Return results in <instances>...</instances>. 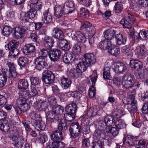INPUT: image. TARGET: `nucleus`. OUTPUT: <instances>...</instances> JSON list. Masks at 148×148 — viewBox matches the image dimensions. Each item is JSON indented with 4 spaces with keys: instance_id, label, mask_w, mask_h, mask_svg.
Masks as SVG:
<instances>
[{
    "instance_id": "f257e3e1",
    "label": "nucleus",
    "mask_w": 148,
    "mask_h": 148,
    "mask_svg": "<svg viewBox=\"0 0 148 148\" xmlns=\"http://www.w3.org/2000/svg\"><path fill=\"white\" fill-rule=\"evenodd\" d=\"M48 102L51 110L46 114L47 122L50 124L55 122L59 118V116L64 112V108L61 106L56 104V101L53 97H50L48 99Z\"/></svg>"
},
{
    "instance_id": "f03ea898",
    "label": "nucleus",
    "mask_w": 148,
    "mask_h": 148,
    "mask_svg": "<svg viewBox=\"0 0 148 148\" xmlns=\"http://www.w3.org/2000/svg\"><path fill=\"white\" fill-rule=\"evenodd\" d=\"M41 56L37 57L34 60L36 65L35 68L38 70H40L44 68L47 64L45 58L47 56H49V51L46 49H42L40 51Z\"/></svg>"
},
{
    "instance_id": "7ed1b4c3",
    "label": "nucleus",
    "mask_w": 148,
    "mask_h": 148,
    "mask_svg": "<svg viewBox=\"0 0 148 148\" xmlns=\"http://www.w3.org/2000/svg\"><path fill=\"white\" fill-rule=\"evenodd\" d=\"M77 105L74 102L67 105L65 108L66 117L68 120L71 121L75 118L76 112L77 110Z\"/></svg>"
},
{
    "instance_id": "20e7f679",
    "label": "nucleus",
    "mask_w": 148,
    "mask_h": 148,
    "mask_svg": "<svg viewBox=\"0 0 148 148\" xmlns=\"http://www.w3.org/2000/svg\"><path fill=\"white\" fill-rule=\"evenodd\" d=\"M42 80L45 84L50 85L55 80V75L51 71L45 70L42 73Z\"/></svg>"
},
{
    "instance_id": "39448f33",
    "label": "nucleus",
    "mask_w": 148,
    "mask_h": 148,
    "mask_svg": "<svg viewBox=\"0 0 148 148\" xmlns=\"http://www.w3.org/2000/svg\"><path fill=\"white\" fill-rule=\"evenodd\" d=\"M135 82V78L133 75L126 74L122 80V84L126 88H131L133 86Z\"/></svg>"
},
{
    "instance_id": "423d86ee",
    "label": "nucleus",
    "mask_w": 148,
    "mask_h": 148,
    "mask_svg": "<svg viewBox=\"0 0 148 148\" xmlns=\"http://www.w3.org/2000/svg\"><path fill=\"white\" fill-rule=\"evenodd\" d=\"M126 15L120 22L123 27H130V25H132L135 20V18L134 16L130 14H127Z\"/></svg>"
},
{
    "instance_id": "0eeeda50",
    "label": "nucleus",
    "mask_w": 148,
    "mask_h": 148,
    "mask_svg": "<svg viewBox=\"0 0 148 148\" xmlns=\"http://www.w3.org/2000/svg\"><path fill=\"white\" fill-rule=\"evenodd\" d=\"M81 127L78 123L72 124L69 129L71 136L74 138L77 137L81 134Z\"/></svg>"
},
{
    "instance_id": "6e6552de",
    "label": "nucleus",
    "mask_w": 148,
    "mask_h": 148,
    "mask_svg": "<svg viewBox=\"0 0 148 148\" xmlns=\"http://www.w3.org/2000/svg\"><path fill=\"white\" fill-rule=\"evenodd\" d=\"M12 36L15 39H18L23 37L25 35V30L21 27H16L14 28Z\"/></svg>"
},
{
    "instance_id": "1a4fd4ad",
    "label": "nucleus",
    "mask_w": 148,
    "mask_h": 148,
    "mask_svg": "<svg viewBox=\"0 0 148 148\" xmlns=\"http://www.w3.org/2000/svg\"><path fill=\"white\" fill-rule=\"evenodd\" d=\"M61 54V51L59 49H50L49 51V57L51 61L54 62L59 58Z\"/></svg>"
},
{
    "instance_id": "9d476101",
    "label": "nucleus",
    "mask_w": 148,
    "mask_h": 148,
    "mask_svg": "<svg viewBox=\"0 0 148 148\" xmlns=\"http://www.w3.org/2000/svg\"><path fill=\"white\" fill-rule=\"evenodd\" d=\"M83 60H84L89 66L95 64L96 62V58L92 53L85 54Z\"/></svg>"
},
{
    "instance_id": "9b49d317",
    "label": "nucleus",
    "mask_w": 148,
    "mask_h": 148,
    "mask_svg": "<svg viewBox=\"0 0 148 148\" xmlns=\"http://www.w3.org/2000/svg\"><path fill=\"white\" fill-rule=\"evenodd\" d=\"M63 62L66 64L72 63L75 60L74 54L71 52H68L64 54L63 57Z\"/></svg>"
},
{
    "instance_id": "f8f14e48",
    "label": "nucleus",
    "mask_w": 148,
    "mask_h": 148,
    "mask_svg": "<svg viewBox=\"0 0 148 148\" xmlns=\"http://www.w3.org/2000/svg\"><path fill=\"white\" fill-rule=\"evenodd\" d=\"M50 136L53 142L61 141L63 139L62 132L58 130L53 132L51 134Z\"/></svg>"
},
{
    "instance_id": "ddd939ff",
    "label": "nucleus",
    "mask_w": 148,
    "mask_h": 148,
    "mask_svg": "<svg viewBox=\"0 0 148 148\" xmlns=\"http://www.w3.org/2000/svg\"><path fill=\"white\" fill-rule=\"evenodd\" d=\"M130 67L137 71L140 70L143 68L142 63L136 60H130L129 64Z\"/></svg>"
},
{
    "instance_id": "4468645a",
    "label": "nucleus",
    "mask_w": 148,
    "mask_h": 148,
    "mask_svg": "<svg viewBox=\"0 0 148 148\" xmlns=\"http://www.w3.org/2000/svg\"><path fill=\"white\" fill-rule=\"evenodd\" d=\"M35 48L34 45L32 44H26L23 49V52L25 55L30 56L35 51Z\"/></svg>"
},
{
    "instance_id": "2eb2a0df",
    "label": "nucleus",
    "mask_w": 148,
    "mask_h": 148,
    "mask_svg": "<svg viewBox=\"0 0 148 148\" xmlns=\"http://www.w3.org/2000/svg\"><path fill=\"white\" fill-rule=\"evenodd\" d=\"M115 29L113 27L105 31L104 36L106 40H110L114 38L116 32Z\"/></svg>"
},
{
    "instance_id": "dca6fc26",
    "label": "nucleus",
    "mask_w": 148,
    "mask_h": 148,
    "mask_svg": "<svg viewBox=\"0 0 148 148\" xmlns=\"http://www.w3.org/2000/svg\"><path fill=\"white\" fill-rule=\"evenodd\" d=\"M37 16L38 14H36V12L30 9L25 14L24 18H22V19L23 21L24 19L26 22L29 21Z\"/></svg>"
},
{
    "instance_id": "f3484780",
    "label": "nucleus",
    "mask_w": 148,
    "mask_h": 148,
    "mask_svg": "<svg viewBox=\"0 0 148 148\" xmlns=\"http://www.w3.org/2000/svg\"><path fill=\"white\" fill-rule=\"evenodd\" d=\"M45 47L48 49H51L53 46L54 40L50 37L46 36L44 38Z\"/></svg>"
},
{
    "instance_id": "a211bd4d",
    "label": "nucleus",
    "mask_w": 148,
    "mask_h": 148,
    "mask_svg": "<svg viewBox=\"0 0 148 148\" xmlns=\"http://www.w3.org/2000/svg\"><path fill=\"white\" fill-rule=\"evenodd\" d=\"M112 46V44L110 40H104L101 41L99 44V48L103 50L109 49Z\"/></svg>"
},
{
    "instance_id": "6ab92c4d",
    "label": "nucleus",
    "mask_w": 148,
    "mask_h": 148,
    "mask_svg": "<svg viewBox=\"0 0 148 148\" xmlns=\"http://www.w3.org/2000/svg\"><path fill=\"white\" fill-rule=\"evenodd\" d=\"M73 38L74 40L79 42L84 43L86 41V38L85 35L79 31L75 32Z\"/></svg>"
},
{
    "instance_id": "aec40b11",
    "label": "nucleus",
    "mask_w": 148,
    "mask_h": 148,
    "mask_svg": "<svg viewBox=\"0 0 148 148\" xmlns=\"http://www.w3.org/2000/svg\"><path fill=\"white\" fill-rule=\"evenodd\" d=\"M58 42L59 47L63 50L68 51L70 49V47L69 44V42L66 39H63L59 40Z\"/></svg>"
},
{
    "instance_id": "412c9836",
    "label": "nucleus",
    "mask_w": 148,
    "mask_h": 148,
    "mask_svg": "<svg viewBox=\"0 0 148 148\" xmlns=\"http://www.w3.org/2000/svg\"><path fill=\"white\" fill-rule=\"evenodd\" d=\"M125 141L129 146H134L137 145L138 142L136 137L132 135H127L125 139Z\"/></svg>"
},
{
    "instance_id": "4be33fe9",
    "label": "nucleus",
    "mask_w": 148,
    "mask_h": 148,
    "mask_svg": "<svg viewBox=\"0 0 148 148\" xmlns=\"http://www.w3.org/2000/svg\"><path fill=\"white\" fill-rule=\"evenodd\" d=\"M28 60V59L27 58L23 56H21L18 58L17 60L18 63L20 66L21 69L22 70L27 65Z\"/></svg>"
},
{
    "instance_id": "5701e85b",
    "label": "nucleus",
    "mask_w": 148,
    "mask_h": 148,
    "mask_svg": "<svg viewBox=\"0 0 148 148\" xmlns=\"http://www.w3.org/2000/svg\"><path fill=\"white\" fill-rule=\"evenodd\" d=\"M52 19L51 14L50 13H49L47 10L43 13V16L42 17V21L44 23L48 24L51 23L52 22Z\"/></svg>"
},
{
    "instance_id": "b1692460",
    "label": "nucleus",
    "mask_w": 148,
    "mask_h": 148,
    "mask_svg": "<svg viewBox=\"0 0 148 148\" xmlns=\"http://www.w3.org/2000/svg\"><path fill=\"white\" fill-rule=\"evenodd\" d=\"M136 52H137L139 57H140L145 56L147 54V51L144 45H142L140 47H137L135 49Z\"/></svg>"
},
{
    "instance_id": "393cba45",
    "label": "nucleus",
    "mask_w": 148,
    "mask_h": 148,
    "mask_svg": "<svg viewBox=\"0 0 148 148\" xmlns=\"http://www.w3.org/2000/svg\"><path fill=\"white\" fill-rule=\"evenodd\" d=\"M115 69L119 73H122L125 72L127 70V68L124 64L119 62L116 63L115 64Z\"/></svg>"
},
{
    "instance_id": "a878e982",
    "label": "nucleus",
    "mask_w": 148,
    "mask_h": 148,
    "mask_svg": "<svg viewBox=\"0 0 148 148\" xmlns=\"http://www.w3.org/2000/svg\"><path fill=\"white\" fill-rule=\"evenodd\" d=\"M54 34L53 37L54 38L58 39L59 40L64 39V34L63 32L60 29H56L53 31Z\"/></svg>"
},
{
    "instance_id": "bb28decb",
    "label": "nucleus",
    "mask_w": 148,
    "mask_h": 148,
    "mask_svg": "<svg viewBox=\"0 0 148 148\" xmlns=\"http://www.w3.org/2000/svg\"><path fill=\"white\" fill-rule=\"evenodd\" d=\"M57 121H58V130L62 132L65 131L67 129L68 126L67 123L65 121L63 122L62 121L61 119H58H58L54 123H55Z\"/></svg>"
},
{
    "instance_id": "cd10ccee",
    "label": "nucleus",
    "mask_w": 148,
    "mask_h": 148,
    "mask_svg": "<svg viewBox=\"0 0 148 148\" xmlns=\"http://www.w3.org/2000/svg\"><path fill=\"white\" fill-rule=\"evenodd\" d=\"M40 120H38L36 121L35 122H34L33 124V125L34 127L35 128L38 130H43L45 129L46 127V125L44 123Z\"/></svg>"
},
{
    "instance_id": "c85d7f7f",
    "label": "nucleus",
    "mask_w": 148,
    "mask_h": 148,
    "mask_svg": "<svg viewBox=\"0 0 148 148\" xmlns=\"http://www.w3.org/2000/svg\"><path fill=\"white\" fill-rule=\"evenodd\" d=\"M18 132L17 130H12L10 131L8 137L12 141L16 142L19 137Z\"/></svg>"
},
{
    "instance_id": "c756f323",
    "label": "nucleus",
    "mask_w": 148,
    "mask_h": 148,
    "mask_svg": "<svg viewBox=\"0 0 148 148\" xmlns=\"http://www.w3.org/2000/svg\"><path fill=\"white\" fill-rule=\"evenodd\" d=\"M104 121L105 124L108 126V127H110V126H112L114 124L115 120L113 116L111 115H108L105 117Z\"/></svg>"
},
{
    "instance_id": "7c9ffc66",
    "label": "nucleus",
    "mask_w": 148,
    "mask_h": 148,
    "mask_svg": "<svg viewBox=\"0 0 148 148\" xmlns=\"http://www.w3.org/2000/svg\"><path fill=\"white\" fill-rule=\"evenodd\" d=\"M89 66L88 64L82 60V62H79L77 64L76 68L82 73L86 70Z\"/></svg>"
},
{
    "instance_id": "2f4dec72",
    "label": "nucleus",
    "mask_w": 148,
    "mask_h": 148,
    "mask_svg": "<svg viewBox=\"0 0 148 148\" xmlns=\"http://www.w3.org/2000/svg\"><path fill=\"white\" fill-rule=\"evenodd\" d=\"M115 37L116 39L117 45H120L125 44L126 39L125 37H123L122 34H117L115 36Z\"/></svg>"
},
{
    "instance_id": "473e14b6",
    "label": "nucleus",
    "mask_w": 148,
    "mask_h": 148,
    "mask_svg": "<svg viewBox=\"0 0 148 148\" xmlns=\"http://www.w3.org/2000/svg\"><path fill=\"white\" fill-rule=\"evenodd\" d=\"M61 81L62 87L64 89L68 88L71 84V82L69 78L64 76L61 78Z\"/></svg>"
},
{
    "instance_id": "72a5a7b5",
    "label": "nucleus",
    "mask_w": 148,
    "mask_h": 148,
    "mask_svg": "<svg viewBox=\"0 0 148 148\" xmlns=\"http://www.w3.org/2000/svg\"><path fill=\"white\" fill-rule=\"evenodd\" d=\"M108 52L114 56H117L120 54V49L118 47L112 44V47L108 49Z\"/></svg>"
},
{
    "instance_id": "f704fd0d",
    "label": "nucleus",
    "mask_w": 148,
    "mask_h": 148,
    "mask_svg": "<svg viewBox=\"0 0 148 148\" xmlns=\"http://www.w3.org/2000/svg\"><path fill=\"white\" fill-rule=\"evenodd\" d=\"M76 68V70L71 69L69 71V75L71 78L77 79L81 76L82 73Z\"/></svg>"
},
{
    "instance_id": "c9c22d12",
    "label": "nucleus",
    "mask_w": 148,
    "mask_h": 148,
    "mask_svg": "<svg viewBox=\"0 0 148 148\" xmlns=\"http://www.w3.org/2000/svg\"><path fill=\"white\" fill-rule=\"evenodd\" d=\"M29 86L28 81L25 79L19 80L18 83V88L19 89H26Z\"/></svg>"
},
{
    "instance_id": "e433bc0d",
    "label": "nucleus",
    "mask_w": 148,
    "mask_h": 148,
    "mask_svg": "<svg viewBox=\"0 0 148 148\" xmlns=\"http://www.w3.org/2000/svg\"><path fill=\"white\" fill-rule=\"evenodd\" d=\"M54 15L58 18H60L63 15V10L60 6L56 7L54 9Z\"/></svg>"
},
{
    "instance_id": "4c0bfd02",
    "label": "nucleus",
    "mask_w": 148,
    "mask_h": 148,
    "mask_svg": "<svg viewBox=\"0 0 148 148\" xmlns=\"http://www.w3.org/2000/svg\"><path fill=\"white\" fill-rule=\"evenodd\" d=\"M114 124L116 127L119 130L125 128L126 126L124 121L121 119L117 120L115 122H114Z\"/></svg>"
},
{
    "instance_id": "58836bf2",
    "label": "nucleus",
    "mask_w": 148,
    "mask_h": 148,
    "mask_svg": "<svg viewBox=\"0 0 148 148\" xmlns=\"http://www.w3.org/2000/svg\"><path fill=\"white\" fill-rule=\"evenodd\" d=\"M12 33V28L10 26H5L3 27L2 33L4 36L8 37Z\"/></svg>"
},
{
    "instance_id": "ea45409f",
    "label": "nucleus",
    "mask_w": 148,
    "mask_h": 148,
    "mask_svg": "<svg viewBox=\"0 0 148 148\" xmlns=\"http://www.w3.org/2000/svg\"><path fill=\"white\" fill-rule=\"evenodd\" d=\"M114 8L116 13H121L123 8V5L122 2L121 1L117 2L115 4Z\"/></svg>"
},
{
    "instance_id": "a19ab883",
    "label": "nucleus",
    "mask_w": 148,
    "mask_h": 148,
    "mask_svg": "<svg viewBox=\"0 0 148 148\" xmlns=\"http://www.w3.org/2000/svg\"><path fill=\"white\" fill-rule=\"evenodd\" d=\"M19 43L15 40H13L8 44V48L11 51L17 47Z\"/></svg>"
},
{
    "instance_id": "79ce46f5",
    "label": "nucleus",
    "mask_w": 148,
    "mask_h": 148,
    "mask_svg": "<svg viewBox=\"0 0 148 148\" xmlns=\"http://www.w3.org/2000/svg\"><path fill=\"white\" fill-rule=\"evenodd\" d=\"M106 131L108 133H111L114 137L117 136L119 134V130L116 129L115 127H108L106 128Z\"/></svg>"
},
{
    "instance_id": "37998d69",
    "label": "nucleus",
    "mask_w": 148,
    "mask_h": 148,
    "mask_svg": "<svg viewBox=\"0 0 148 148\" xmlns=\"http://www.w3.org/2000/svg\"><path fill=\"white\" fill-rule=\"evenodd\" d=\"M10 129L9 125L5 121H0V130L5 132H7Z\"/></svg>"
},
{
    "instance_id": "c03bdc74",
    "label": "nucleus",
    "mask_w": 148,
    "mask_h": 148,
    "mask_svg": "<svg viewBox=\"0 0 148 148\" xmlns=\"http://www.w3.org/2000/svg\"><path fill=\"white\" fill-rule=\"evenodd\" d=\"M4 64L6 66H8L9 69V70H15V66L14 63L10 59H5L4 60Z\"/></svg>"
},
{
    "instance_id": "a18cd8bd",
    "label": "nucleus",
    "mask_w": 148,
    "mask_h": 148,
    "mask_svg": "<svg viewBox=\"0 0 148 148\" xmlns=\"http://www.w3.org/2000/svg\"><path fill=\"white\" fill-rule=\"evenodd\" d=\"M92 148H103V142L100 140L93 141L92 143Z\"/></svg>"
},
{
    "instance_id": "49530a36",
    "label": "nucleus",
    "mask_w": 148,
    "mask_h": 148,
    "mask_svg": "<svg viewBox=\"0 0 148 148\" xmlns=\"http://www.w3.org/2000/svg\"><path fill=\"white\" fill-rule=\"evenodd\" d=\"M7 77L3 74L0 73V88L3 87L7 81Z\"/></svg>"
},
{
    "instance_id": "de8ad7c7",
    "label": "nucleus",
    "mask_w": 148,
    "mask_h": 148,
    "mask_svg": "<svg viewBox=\"0 0 148 148\" xmlns=\"http://www.w3.org/2000/svg\"><path fill=\"white\" fill-rule=\"evenodd\" d=\"M67 95L69 96H72L74 97H76L77 99H79L82 96L81 93L78 91L69 92L67 93Z\"/></svg>"
},
{
    "instance_id": "09e8293b",
    "label": "nucleus",
    "mask_w": 148,
    "mask_h": 148,
    "mask_svg": "<svg viewBox=\"0 0 148 148\" xmlns=\"http://www.w3.org/2000/svg\"><path fill=\"white\" fill-rule=\"evenodd\" d=\"M139 33L141 39H143L144 40H146L147 38L148 30H142L140 31Z\"/></svg>"
},
{
    "instance_id": "8fccbe9b",
    "label": "nucleus",
    "mask_w": 148,
    "mask_h": 148,
    "mask_svg": "<svg viewBox=\"0 0 148 148\" xmlns=\"http://www.w3.org/2000/svg\"><path fill=\"white\" fill-rule=\"evenodd\" d=\"M81 47L78 43L75 44L73 47V53L77 55L81 53Z\"/></svg>"
},
{
    "instance_id": "3c124183",
    "label": "nucleus",
    "mask_w": 148,
    "mask_h": 148,
    "mask_svg": "<svg viewBox=\"0 0 148 148\" xmlns=\"http://www.w3.org/2000/svg\"><path fill=\"white\" fill-rule=\"evenodd\" d=\"M30 38L32 41L36 43L37 46L39 45L40 44L38 41V37L36 34L34 33H32L30 34Z\"/></svg>"
},
{
    "instance_id": "603ef678",
    "label": "nucleus",
    "mask_w": 148,
    "mask_h": 148,
    "mask_svg": "<svg viewBox=\"0 0 148 148\" xmlns=\"http://www.w3.org/2000/svg\"><path fill=\"white\" fill-rule=\"evenodd\" d=\"M29 79L32 85H37L40 84L39 79L37 77L31 76L29 77Z\"/></svg>"
},
{
    "instance_id": "864d4df0",
    "label": "nucleus",
    "mask_w": 148,
    "mask_h": 148,
    "mask_svg": "<svg viewBox=\"0 0 148 148\" xmlns=\"http://www.w3.org/2000/svg\"><path fill=\"white\" fill-rule=\"evenodd\" d=\"M17 75V73L15 70H9L8 77L11 80H14L16 77Z\"/></svg>"
},
{
    "instance_id": "5fc2aeb1",
    "label": "nucleus",
    "mask_w": 148,
    "mask_h": 148,
    "mask_svg": "<svg viewBox=\"0 0 148 148\" xmlns=\"http://www.w3.org/2000/svg\"><path fill=\"white\" fill-rule=\"evenodd\" d=\"M29 116L31 119L35 120V121L39 120H41L40 116L36 114L34 111H32L29 113Z\"/></svg>"
},
{
    "instance_id": "6e6d98bb",
    "label": "nucleus",
    "mask_w": 148,
    "mask_h": 148,
    "mask_svg": "<svg viewBox=\"0 0 148 148\" xmlns=\"http://www.w3.org/2000/svg\"><path fill=\"white\" fill-rule=\"evenodd\" d=\"M135 104H132V103L128 104L127 108L130 113H135L137 111L136 107L135 106Z\"/></svg>"
},
{
    "instance_id": "4d7b16f0",
    "label": "nucleus",
    "mask_w": 148,
    "mask_h": 148,
    "mask_svg": "<svg viewBox=\"0 0 148 148\" xmlns=\"http://www.w3.org/2000/svg\"><path fill=\"white\" fill-rule=\"evenodd\" d=\"M80 14L84 16V18H88L89 16V12L87 9L82 8L80 11Z\"/></svg>"
},
{
    "instance_id": "13d9d810",
    "label": "nucleus",
    "mask_w": 148,
    "mask_h": 148,
    "mask_svg": "<svg viewBox=\"0 0 148 148\" xmlns=\"http://www.w3.org/2000/svg\"><path fill=\"white\" fill-rule=\"evenodd\" d=\"M91 25V24L88 21H83L82 23V25L80 28L81 29H83L85 28H89Z\"/></svg>"
},
{
    "instance_id": "bf43d9fd",
    "label": "nucleus",
    "mask_w": 148,
    "mask_h": 148,
    "mask_svg": "<svg viewBox=\"0 0 148 148\" xmlns=\"http://www.w3.org/2000/svg\"><path fill=\"white\" fill-rule=\"evenodd\" d=\"M7 99L5 96L0 95V106L3 107L7 102Z\"/></svg>"
},
{
    "instance_id": "052dcab7",
    "label": "nucleus",
    "mask_w": 148,
    "mask_h": 148,
    "mask_svg": "<svg viewBox=\"0 0 148 148\" xmlns=\"http://www.w3.org/2000/svg\"><path fill=\"white\" fill-rule=\"evenodd\" d=\"M146 143V142L143 139L140 140L136 145V148H145Z\"/></svg>"
},
{
    "instance_id": "680f3d73",
    "label": "nucleus",
    "mask_w": 148,
    "mask_h": 148,
    "mask_svg": "<svg viewBox=\"0 0 148 148\" xmlns=\"http://www.w3.org/2000/svg\"><path fill=\"white\" fill-rule=\"evenodd\" d=\"M39 103H40V106L42 109L45 110L48 108V105L47 102L42 100H40L39 101Z\"/></svg>"
},
{
    "instance_id": "e2e57ef3",
    "label": "nucleus",
    "mask_w": 148,
    "mask_h": 148,
    "mask_svg": "<svg viewBox=\"0 0 148 148\" xmlns=\"http://www.w3.org/2000/svg\"><path fill=\"white\" fill-rule=\"evenodd\" d=\"M95 135L97 139H100L101 138H103V134L102 130H99L95 131Z\"/></svg>"
},
{
    "instance_id": "0e129e2a",
    "label": "nucleus",
    "mask_w": 148,
    "mask_h": 148,
    "mask_svg": "<svg viewBox=\"0 0 148 148\" xmlns=\"http://www.w3.org/2000/svg\"><path fill=\"white\" fill-rule=\"evenodd\" d=\"M132 40H134V42H137L140 38L139 36V33L136 32L134 33L131 35Z\"/></svg>"
},
{
    "instance_id": "69168bd1",
    "label": "nucleus",
    "mask_w": 148,
    "mask_h": 148,
    "mask_svg": "<svg viewBox=\"0 0 148 148\" xmlns=\"http://www.w3.org/2000/svg\"><path fill=\"white\" fill-rule=\"evenodd\" d=\"M147 69H144L139 74L140 77L142 79L146 78L147 75Z\"/></svg>"
},
{
    "instance_id": "338daca9",
    "label": "nucleus",
    "mask_w": 148,
    "mask_h": 148,
    "mask_svg": "<svg viewBox=\"0 0 148 148\" xmlns=\"http://www.w3.org/2000/svg\"><path fill=\"white\" fill-rule=\"evenodd\" d=\"M61 141H58L57 142H53L55 143L56 148H64V144Z\"/></svg>"
},
{
    "instance_id": "774afa93",
    "label": "nucleus",
    "mask_w": 148,
    "mask_h": 148,
    "mask_svg": "<svg viewBox=\"0 0 148 148\" xmlns=\"http://www.w3.org/2000/svg\"><path fill=\"white\" fill-rule=\"evenodd\" d=\"M142 112L144 114L148 113V103H145L142 109Z\"/></svg>"
}]
</instances>
